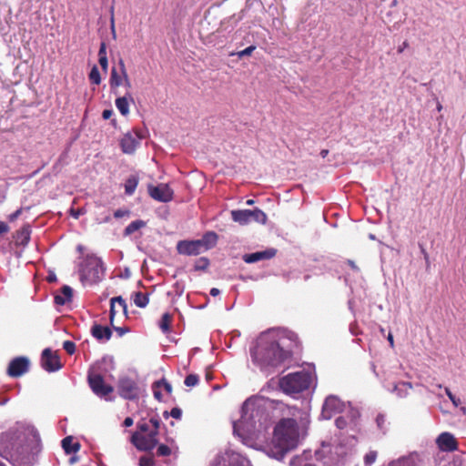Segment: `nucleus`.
Wrapping results in <instances>:
<instances>
[{
    "instance_id": "nucleus-62",
    "label": "nucleus",
    "mask_w": 466,
    "mask_h": 466,
    "mask_svg": "<svg viewBox=\"0 0 466 466\" xmlns=\"http://www.w3.org/2000/svg\"><path fill=\"white\" fill-rule=\"evenodd\" d=\"M329 154V150L328 149H322L319 153L320 157L325 158Z\"/></svg>"
},
{
    "instance_id": "nucleus-30",
    "label": "nucleus",
    "mask_w": 466,
    "mask_h": 466,
    "mask_svg": "<svg viewBox=\"0 0 466 466\" xmlns=\"http://www.w3.org/2000/svg\"><path fill=\"white\" fill-rule=\"evenodd\" d=\"M267 219H268L267 215L261 209L255 208V209L251 210V215H250L251 221L254 220L258 223L265 224L267 222Z\"/></svg>"
},
{
    "instance_id": "nucleus-9",
    "label": "nucleus",
    "mask_w": 466,
    "mask_h": 466,
    "mask_svg": "<svg viewBox=\"0 0 466 466\" xmlns=\"http://www.w3.org/2000/svg\"><path fill=\"white\" fill-rule=\"evenodd\" d=\"M144 135L139 130H133L124 135L120 141V147L125 154H132L139 146Z\"/></svg>"
},
{
    "instance_id": "nucleus-23",
    "label": "nucleus",
    "mask_w": 466,
    "mask_h": 466,
    "mask_svg": "<svg viewBox=\"0 0 466 466\" xmlns=\"http://www.w3.org/2000/svg\"><path fill=\"white\" fill-rule=\"evenodd\" d=\"M128 98L133 101L130 93H127L126 96L117 97L116 99V106L123 116H127L129 113V102Z\"/></svg>"
},
{
    "instance_id": "nucleus-38",
    "label": "nucleus",
    "mask_w": 466,
    "mask_h": 466,
    "mask_svg": "<svg viewBox=\"0 0 466 466\" xmlns=\"http://www.w3.org/2000/svg\"><path fill=\"white\" fill-rule=\"evenodd\" d=\"M199 381V378L197 374H189L186 377L184 383L187 387H194Z\"/></svg>"
},
{
    "instance_id": "nucleus-16",
    "label": "nucleus",
    "mask_w": 466,
    "mask_h": 466,
    "mask_svg": "<svg viewBox=\"0 0 466 466\" xmlns=\"http://www.w3.org/2000/svg\"><path fill=\"white\" fill-rule=\"evenodd\" d=\"M438 447L442 451H454L458 450V442L454 436L449 432H442L436 441Z\"/></svg>"
},
{
    "instance_id": "nucleus-31",
    "label": "nucleus",
    "mask_w": 466,
    "mask_h": 466,
    "mask_svg": "<svg viewBox=\"0 0 466 466\" xmlns=\"http://www.w3.org/2000/svg\"><path fill=\"white\" fill-rule=\"evenodd\" d=\"M146 223L143 220H135L132 221L126 228H125V235L129 236L133 234L134 232L137 231L141 228L145 227Z\"/></svg>"
},
{
    "instance_id": "nucleus-12",
    "label": "nucleus",
    "mask_w": 466,
    "mask_h": 466,
    "mask_svg": "<svg viewBox=\"0 0 466 466\" xmlns=\"http://www.w3.org/2000/svg\"><path fill=\"white\" fill-rule=\"evenodd\" d=\"M344 403L336 396H329L326 398L321 415L323 418L329 420L344 410Z\"/></svg>"
},
{
    "instance_id": "nucleus-28",
    "label": "nucleus",
    "mask_w": 466,
    "mask_h": 466,
    "mask_svg": "<svg viewBox=\"0 0 466 466\" xmlns=\"http://www.w3.org/2000/svg\"><path fill=\"white\" fill-rule=\"evenodd\" d=\"M138 185V177L137 176H130L125 182V193L128 196L134 194Z\"/></svg>"
},
{
    "instance_id": "nucleus-21",
    "label": "nucleus",
    "mask_w": 466,
    "mask_h": 466,
    "mask_svg": "<svg viewBox=\"0 0 466 466\" xmlns=\"http://www.w3.org/2000/svg\"><path fill=\"white\" fill-rule=\"evenodd\" d=\"M231 218L233 221L240 224L247 225L250 220L251 210L249 209H238L231 211Z\"/></svg>"
},
{
    "instance_id": "nucleus-29",
    "label": "nucleus",
    "mask_w": 466,
    "mask_h": 466,
    "mask_svg": "<svg viewBox=\"0 0 466 466\" xmlns=\"http://www.w3.org/2000/svg\"><path fill=\"white\" fill-rule=\"evenodd\" d=\"M171 323H172V316L169 313H164L161 317L160 322H159V328L164 333H167L170 331L171 329Z\"/></svg>"
},
{
    "instance_id": "nucleus-19",
    "label": "nucleus",
    "mask_w": 466,
    "mask_h": 466,
    "mask_svg": "<svg viewBox=\"0 0 466 466\" xmlns=\"http://www.w3.org/2000/svg\"><path fill=\"white\" fill-rule=\"evenodd\" d=\"M218 236L214 231H208L206 232L200 239H198L199 243L201 244V248L203 251L209 250L213 248L218 242Z\"/></svg>"
},
{
    "instance_id": "nucleus-45",
    "label": "nucleus",
    "mask_w": 466,
    "mask_h": 466,
    "mask_svg": "<svg viewBox=\"0 0 466 466\" xmlns=\"http://www.w3.org/2000/svg\"><path fill=\"white\" fill-rule=\"evenodd\" d=\"M336 426L342 430L347 427L348 421L344 417H338L335 420Z\"/></svg>"
},
{
    "instance_id": "nucleus-47",
    "label": "nucleus",
    "mask_w": 466,
    "mask_h": 466,
    "mask_svg": "<svg viewBox=\"0 0 466 466\" xmlns=\"http://www.w3.org/2000/svg\"><path fill=\"white\" fill-rule=\"evenodd\" d=\"M170 416L174 419L179 420L182 416V410L179 408L175 407L171 410Z\"/></svg>"
},
{
    "instance_id": "nucleus-14",
    "label": "nucleus",
    "mask_w": 466,
    "mask_h": 466,
    "mask_svg": "<svg viewBox=\"0 0 466 466\" xmlns=\"http://www.w3.org/2000/svg\"><path fill=\"white\" fill-rule=\"evenodd\" d=\"M29 370V360L26 357L13 359L7 368V374L12 378H19Z\"/></svg>"
},
{
    "instance_id": "nucleus-60",
    "label": "nucleus",
    "mask_w": 466,
    "mask_h": 466,
    "mask_svg": "<svg viewBox=\"0 0 466 466\" xmlns=\"http://www.w3.org/2000/svg\"><path fill=\"white\" fill-rule=\"evenodd\" d=\"M387 339H388V341L390 343V346L391 348H394V339H393V335L391 333L388 334Z\"/></svg>"
},
{
    "instance_id": "nucleus-6",
    "label": "nucleus",
    "mask_w": 466,
    "mask_h": 466,
    "mask_svg": "<svg viewBox=\"0 0 466 466\" xmlns=\"http://www.w3.org/2000/svg\"><path fill=\"white\" fill-rule=\"evenodd\" d=\"M311 376L306 371L289 373L279 380L280 389L288 393H300L309 388Z\"/></svg>"
},
{
    "instance_id": "nucleus-57",
    "label": "nucleus",
    "mask_w": 466,
    "mask_h": 466,
    "mask_svg": "<svg viewBox=\"0 0 466 466\" xmlns=\"http://www.w3.org/2000/svg\"><path fill=\"white\" fill-rule=\"evenodd\" d=\"M409 46V43L407 41H404L400 46L398 48V53L400 54L404 51L405 48Z\"/></svg>"
},
{
    "instance_id": "nucleus-18",
    "label": "nucleus",
    "mask_w": 466,
    "mask_h": 466,
    "mask_svg": "<svg viewBox=\"0 0 466 466\" xmlns=\"http://www.w3.org/2000/svg\"><path fill=\"white\" fill-rule=\"evenodd\" d=\"M30 236L31 228L28 224H25L14 235L15 245L22 247L27 246L30 241Z\"/></svg>"
},
{
    "instance_id": "nucleus-44",
    "label": "nucleus",
    "mask_w": 466,
    "mask_h": 466,
    "mask_svg": "<svg viewBox=\"0 0 466 466\" xmlns=\"http://www.w3.org/2000/svg\"><path fill=\"white\" fill-rule=\"evenodd\" d=\"M155 385L157 386V387L162 385L167 393L170 394L172 392V386H171V384L169 382H167V380H165L164 379L162 380H160V381L155 382Z\"/></svg>"
},
{
    "instance_id": "nucleus-4",
    "label": "nucleus",
    "mask_w": 466,
    "mask_h": 466,
    "mask_svg": "<svg viewBox=\"0 0 466 466\" xmlns=\"http://www.w3.org/2000/svg\"><path fill=\"white\" fill-rule=\"evenodd\" d=\"M105 271L101 258L96 256L87 257L80 269V280L85 285L96 284L104 279Z\"/></svg>"
},
{
    "instance_id": "nucleus-8",
    "label": "nucleus",
    "mask_w": 466,
    "mask_h": 466,
    "mask_svg": "<svg viewBox=\"0 0 466 466\" xmlns=\"http://www.w3.org/2000/svg\"><path fill=\"white\" fill-rule=\"evenodd\" d=\"M118 394L126 400H136L139 397V387L137 381L128 377H121L117 383Z\"/></svg>"
},
{
    "instance_id": "nucleus-26",
    "label": "nucleus",
    "mask_w": 466,
    "mask_h": 466,
    "mask_svg": "<svg viewBox=\"0 0 466 466\" xmlns=\"http://www.w3.org/2000/svg\"><path fill=\"white\" fill-rule=\"evenodd\" d=\"M116 303H118V305L122 308V309L125 313L127 312V304H126V301L122 299V297L119 296V297L112 298L110 300V323H113V321H114V317L116 314V310H115Z\"/></svg>"
},
{
    "instance_id": "nucleus-17",
    "label": "nucleus",
    "mask_w": 466,
    "mask_h": 466,
    "mask_svg": "<svg viewBox=\"0 0 466 466\" xmlns=\"http://www.w3.org/2000/svg\"><path fill=\"white\" fill-rule=\"evenodd\" d=\"M277 254V249L271 248H267L262 251H258L250 254H245L243 256V260L248 264L256 263L260 260H268L274 258Z\"/></svg>"
},
{
    "instance_id": "nucleus-50",
    "label": "nucleus",
    "mask_w": 466,
    "mask_h": 466,
    "mask_svg": "<svg viewBox=\"0 0 466 466\" xmlns=\"http://www.w3.org/2000/svg\"><path fill=\"white\" fill-rule=\"evenodd\" d=\"M22 214V208H18L17 210H15L14 213L10 214L8 216V219L10 221H15L18 218V217Z\"/></svg>"
},
{
    "instance_id": "nucleus-22",
    "label": "nucleus",
    "mask_w": 466,
    "mask_h": 466,
    "mask_svg": "<svg viewBox=\"0 0 466 466\" xmlns=\"http://www.w3.org/2000/svg\"><path fill=\"white\" fill-rule=\"evenodd\" d=\"M73 297V289L69 286H63L61 288V294L55 296V303L56 305H65L66 302L71 301Z\"/></svg>"
},
{
    "instance_id": "nucleus-2",
    "label": "nucleus",
    "mask_w": 466,
    "mask_h": 466,
    "mask_svg": "<svg viewBox=\"0 0 466 466\" xmlns=\"http://www.w3.org/2000/svg\"><path fill=\"white\" fill-rule=\"evenodd\" d=\"M299 426L294 419H281L275 426L272 444L278 457L282 458L299 443Z\"/></svg>"
},
{
    "instance_id": "nucleus-55",
    "label": "nucleus",
    "mask_w": 466,
    "mask_h": 466,
    "mask_svg": "<svg viewBox=\"0 0 466 466\" xmlns=\"http://www.w3.org/2000/svg\"><path fill=\"white\" fill-rule=\"evenodd\" d=\"M116 331L118 333L119 336H122L124 335L126 332L128 331V329L127 328H121V327H117V328H115Z\"/></svg>"
},
{
    "instance_id": "nucleus-63",
    "label": "nucleus",
    "mask_w": 466,
    "mask_h": 466,
    "mask_svg": "<svg viewBox=\"0 0 466 466\" xmlns=\"http://www.w3.org/2000/svg\"><path fill=\"white\" fill-rule=\"evenodd\" d=\"M154 396H155V398H156V399H157L158 400H161V393H160L159 391L155 390V391H154Z\"/></svg>"
},
{
    "instance_id": "nucleus-20",
    "label": "nucleus",
    "mask_w": 466,
    "mask_h": 466,
    "mask_svg": "<svg viewBox=\"0 0 466 466\" xmlns=\"http://www.w3.org/2000/svg\"><path fill=\"white\" fill-rule=\"evenodd\" d=\"M91 334L99 341L109 340L112 336V331L108 327L94 324L91 328Z\"/></svg>"
},
{
    "instance_id": "nucleus-27",
    "label": "nucleus",
    "mask_w": 466,
    "mask_h": 466,
    "mask_svg": "<svg viewBox=\"0 0 466 466\" xmlns=\"http://www.w3.org/2000/svg\"><path fill=\"white\" fill-rule=\"evenodd\" d=\"M149 294L143 293L140 291L135 292L133 295V300L137 307L145 308L149 302Z\"/></svg>"
},
{
    "instance_id": "nucleus-3",
    "label": "nucleus",
    "mask_w": 466,
    "mask_h": 466,
    "mask_svg": "<svg viewBox=\"0 0 466 466\" xmlns=\"http://www.w3.org/2000/svg\"><path fill=\"white\" fill-rule=\"evenodd\" d=\"M0 455L5 459H23L19 428L1 433Z\"/></svg>"
},
{
    "instance_id": "nucleus-36",
    "label": "nucleus",
    "mask_w": 466,
    "mask_h": 466,
    "mask_svg": "<svg viewBox=\"0 0 466 466\" xmlns=\"http://www.w3.org/2000/svg\"><path fill=\"white\" fill-rule=\"evenodd\" d=\"M172 453V450L169 446L166 445V444H160L158 445L157 449V456L158 457H167L169 455H171Z\"/></svg>"
},
{
    "instance_id": "nucleus-39",
    "label": "nucleus",
    "mask_w": 466,
    "mask_h": 466,
    "mask_svg": "<svg viewBox=\"0 0 466 466\" xmlns=\"http://www.w3.org/2000/svg\"><path fill=\"white\" fill-rule=\"evenodd\" d=\"M290 466H316V465L307 461L304 458L296 457L291 460Z\"/></svg>"
},
{
    "instance_id": "nucleus-42",
    "label": "nucleus",
    "mask_w": 466,
    "mask_h": 466,
    "mask_svg": "<svg viewBox=\"0 0 466 466\" xmlns=\"http://www.w3.org/2000/svg\"><path fill=\"white\" fill-rule=\"evenodd\" d=\"M63 349L67 354L73 355L76 352V344L71 340H66L63 343Z\"/></svg>"
},
{
    "instance_id": "nucleus-51",
    "label": "nucleus",
    "mask_w": 466,
    "mask_h": 466,
    "mask_svg": "<svg viewBox=\"0 0 466 466\" xmlns=\"http://www.w3.org/2000/svg\"><path fill=\"white\" fill-rule=\"evenodd\" d=\"M99 65L101 66L102 69L106 72L108 67V61L107 57H101L98 59Z\"/></svg>"
},
{
    "instance_id": "nucleus-33",
    "label": "nucleus",
    "mask_w": 466,
    "mask_h": 466,
    "mask_svg": "<svg viewBox=\"0 0 466 466\" xmlns=\"http://www.w3.org/2000/svg\"><path fill=\"white\" fill-rule=\"evenodd\" d=\"M209 266V259L206 257L199 258L196 260L194 269L196 271L206 270Z\"/></svg>"
},
{
    "instance_id": "nucleus-34",
    "label": "nucleus",
    "mask_w": 466,
    "mask_h": 466,
    "mask_svg": "<svg viewBox=\"0 0 466 466\" xmlns=\"http://www.w3.org/2000/svg\"><path fill=\"white\" fill-rule=\"evenodd\" d=\"M88 76L92 84L99 85L101 83L100 73L96 66L92 67Z\"/></svg>"
},
{
    "instance_id": "nucleus-25",
    "label": "nucleus",
    "mask_w": 466,
    "mask_h": 466,
    "mask_svg": "<svg viewBox=\"0 0 466 466\" xmlns=\"http://www.w3.org/2000/svg\"><path fill=\"white\" fill-rule=\"evenodd\" d=\"M109 85L112 90H115L121 85H123V75L117 72L116 67L111 69V75L109 78Z\"/></svg>"
},
{
    "instance_id": "nucleus-40",
    "label": "nucleus",
    "mask_w": 466,
    "mask_h": 466,
    "mask_svg": "<svg viewBox=\"0 0 466 466\" xmlns=\"http://www.w3.org/2000/svg\"><path fill=\"white\" fill-rule=\"evenodd\" d=\"M376 424L383 433L386 432V418L383 414H378L376 417Z\"/></svg>"
},
{
    "instance_id": "nucleus-64",
    "label": "nucleus",
    "mask_w": 466,
    "mask_h": 466,
    "mask_svg": "<svg viewBox=\"0 0 466 466\" xmlns=\"http://www.w3.org/2000/svg\"><path fill=\"white\" fill-rule=\"evenodd\" d=\"M424 258H425V261H426L427 265H429L430 264V258H429V254L428 253H425Z\"/></svg>"
},
{
    "instance_id": "nucleus-15",
    "label": "nucleus",
    "mask_w": 466,
    "mask_h": 466,
    "mask_svg": "<svg viewBox=\"0 0 466 466\" xmlns=\"http://www.w3.org/2000/svg\"><path fill=\"white\" fill-rule=\"evenodd\" d=\"M177 251L185 256H198L204 252L198 239L179 240L177 243Z\"/></svg>"
},
{
    "instance_id": "nucleus-32",
    "label": "nucleus",
    "mask_w": 466,
    "mask_h": 466,
    "mask_svg": "<svg viewBox=\"0 0 466 466\" xmlns=\"http://www.w3.org/2000/svg\"><path fill=\"white\" fill-rule=\"evenodd\" d=\"M118 66L121 74L123 75V84L126 87L130 88L131 87V82L129 79V76L127 72L126 65L123 59H119L118 61Z\"/></svg>"
},
{
    "instance_id": "nucleus-41",
    "label": "nucleus",
    "mask_w": 466,
    "mask_h": 466,
    "mask_svg": "<svg viewBox=\"0 0 466 466\" xmlns=\"http://www.w3.org/2000/svg\"><path fill=\"white\" fill-rule=\"evenodd\" d=\"M138 464L139 466H155L156 462L153 456H141Z\"/></svg>"
},
{
    "instance_id": "nucleus-49",
    "label": "nucleus",
    "mask_w": 466,
    "mask_h": 466,
    "mask_svg": "<svg viewBox=\"0 0 466 466\" xmlns=\"http://www.w3.org/2000/svg\"><path fill=\"white\" fill-rule=\"evenodd\" d=\"M129 214V211L128 210H124V209H117L114 212V217L116 218H123L125 216H127Z\"/></svg>"
},
{
    "instance_id": "nucleus-24",
    "label": "nucleus",
    "mask_w": 466,
    "mask_h": 466,
    "mask_svg": "<svg viewBox=\"0 0 466 466\" xmlns=\"http://www.w3.org/2000/svg\"><path fill=\"white\" fill-rule=\"evenodd\" d=\"M62 447L66 454L76 452L80 450V443L74 442L72 436H67L62 440Z\"/></svg>"
},
{
    "instance_id": "nucleus-56",
    "label": "nucleus",
    "mask_w": 466,
    "mask_h": 466,
    "mask_svg": "<svg viewBox=\"0 0 466 466\" xmlns=\"http://www.w3.org/2000/svg\"><path fill=\"white\" fill-rule=\"evenodd\" d=\"M400 386H402V387H405L407 389H411L412 386H411V383L410 382H400L399 384H397L395 386V389H398Z\"/></svg>"
},
{
    "instance_id": "nucleus-13",
    "label": "nucleus",
    "mask_w": 466,
    "mask_h": 466,
    "mask_svg": "<svg viewBox=\"0 0 466 466\" xmlns=\"http://www.w3.org/2000/svg\"><path fill=\"white\" fill-rule=\"evenodd\" d=\"M147 190L149 196L159 202H168L173 198V190L167 184L149 185Z\"/></svg>"
},
{
    "instance_id": "nucleus-52",
    "label": "nucleus",
    "mask_w": 466,
    "mask_h": 466,
    "mask_svg": "<svg viewBox=\"0 0 466 466\" xmlns=\"http://www.w3.org/2000/svg\"><path fill=\"white\" fill-rule=\"evenodd\" d=\"M10 230L9 226L0 220V235L7 233Z\"/></svg>"
},
{
    "instance_id": "nucleus-58",
    "label": "nucleus",
    "mask_w": 466,
    "mask_h": 466,
    "mask_svg": "<svg viewBox=\"0 0 466 466\" xmlns=\"http://www.w3.org/2000/svg\"><path fill=\"white\" fill-rule=\"evenodd\" d=\"M110 13H111L110 27H114V25H115V17H114V7L113 6L111 7Z\"/></svg>"
},
{
    "instance_id": "nucleus-48",
    "label": "nucleus",
    "mask_w": 466,
    "mask_h": 466,
    "mask_svg": "<svg viewBox=\"0 0 466 466\" xmlns=\"http://www.w3.org/2000/svg\"><path fill=\"white\" fill-rule=\"evenodd\" d=\"M98 56L101 57H107L106 56V43L102 42L100 44L99 51H98Z\"/></svg>"
},
{
    "instance_id": "nucleus-35",
    "label": "nucleus",
    "mask_w": 466,
    "mask_h": 466,
    "mask_svg": "<svg viewBox=\"0 0 466 466\" xmlns=\"http://www.w3.org/2000/svg\"><path fill=\"white\" fill-rule=\"evenodd\" d=\"M137 430L141 434H147L152 430L150 420L148 421L141 420L137 423Z\"/></svg>"
},
{
    "instance_id": "nucleus-61",
    "label": "nucleus",
    "mask_w": 466,
    "mask_h": 466,
    "mask_svg": "<svg viewBox=\"0 0 466 466\" xmlns=\"http://www.w3.org/2000/svg\"><path fill=\"white\" fill-rule=\"evenodd\" d=\"M219 293H220V291L217 288H212L210 289V295L213 296V297H216V296L219 295Z\"/></svg>"
},
{
    "instance_id": "nucleus-59",
    "label": "nucleus",
    "mask_w": 466,
    "mask_h": 466,
    "mask_svg": "<svg viewBox=\"0 0 466 466\" xmlns=\"http://www.w3.org/2000/svg\"><path fill=\"white\" fill-rule=\"evenodd\" d=\"M348 265L354 270H359V268L358 266L356 265V263L353 261V260H350V259H348L347 261Z\"/></svg>"
},
{
    "instance_id": "nucleus-54",
    "label": "nucleus",
    "mask_w": 466,
    "mask_h": 466,
    "mask_svg": "<svg viewBox=\"0 0 466 466\" xmlns=\"http://www.w3.org/2000/svg\"><path fill=\"white\" fill-rule=\"evenodd\" d=\"M134 423V420L131 417H127L125 420H124V422H123V425L124 427H130L132 426Z\"/></svg>"
},
{
    "instance_id": "nucleus-43",
    "label": "nucleus",
    "mask_w": 466,
    "mask_h": 466,
    "mask_svg": "<svg viewBox=\"0 0 466 466\" xmlns=\"http://www.w3.org/2000/svg\"><path fill=\"white\" fill-rule=\"evenodd\" d=\"M256 49V46H248L247 48L241 50V51H238L237 53V56L239 57V58H242L244 56H250L253 51Z\"/></svg>"
},
{
    "instance_id": "nucleus-11",
    "label": "nucleus",
    "mask_w": 466,
    "mask_h": 466,
    "mask_svg": "<svg viewBox=\"0 0 466 466\" xmlns=\"http://www.w3.org/2000/svg\"><path fill=\"white\" fill-rule=\"evenodd\" d=\"M41 366L47 372H55L62 368L59 356L50 349H45L41 354Z\"/></svg>"
},
{
    "instance_id": "nucleus-7",
    "label": "nucleus",
    "mask_w": 466,
    "mask_h": 466,
    "mask_svg": "<svg viewBox=\"0 0 466 466\" xmlns=\"http://www.w3.org/2000/svg\"><path fill=\"white\" fill-rule=\"evenodd\" d=\"M19 431L23 459L40 452L42 444L37 430L32 425H23Z\"/></svg>"
},
{
    "instance_id": "nucleus-46",
    "label": "nucleus",
    "mask_w": 466,
    "mask_h": 466,
    "mask_svg": "<svg viewBox=\"0 0 466 466\" xmlns=\"http://www.w3.org/2000/svg\"><path fill=\"white\" fill-rule=\"evenodd\" d=\"M445 393L449 397V399L451 400V402L454 404V406H458L460 403V400L457 399L452 392L450 390L449 388H445Z\"/></svg>"
},
{
    "instance_id": "nucleus-5",
    "label": "nucleus",
    "mask_w": 466,
    "mask_h": 466,
    "mask_svg": "<svg viewBox=\"0 0 466 466\" xmlns=\"http://www.w3.org/2000/svg\"><path fill=\"white\" fill-rule=\"evenodd\" d=\"M152 430L147 434L134 432L130 438L131 443L140 451H151L157 443L159 434L160 420L155 417L150 418Z\"/></svg>"
},
{
    "instance_id": "nucleus-37",
    "label": "nucleus",
    "mask_w": 466,
    "mask_h": 466,
    "mask_svg": "<svg viewBox=\"0 0 466 466\" xmlns=\"http://www.w3.org/2000/svg\"><path fill=\"white\" fill-rule=\"evenodd\" d=\"M377 451H370L365 456H364V464L365 466H371L376 459H377Z\"/></svg>"
},
{
    "instance_id": "nucleus-10",
    "label": "nucleus",
    "mask_w": 466,
    "mask_h": 466,
    "mask_svg": "<svg viewBox=\"0 0 466 466\" xmlns=\"http://www.w3.org/2000/svg\"><path fill=\"white\" fill-rule=\"evenodd\" d=\"M87 380L92 391L99 397H106L114 390L112 386L105 383L104 378L100 374H89Z\"/></svg>"
},
{
    "instance_id": "nucleus-1",
    "label": "nucleus",
    "mask_w": 466,
    "mask_h": 466,
    "mask_svg": "<svg viewBox=\"0 0 466 466\" xmlns=\"http://www.w3.org/2000/svg\"><path fill=\"white\" fill-rule=\"evenodd\" d=\"M253 362L262 370L279 367L291 357L289 350H284L281 343L270 333L262 334L251 350Z\"/></svg>"
},
{
    "instance_id": "nucleus-53",
    "label": "nucleus",
    "mask_w": 466,
    "mask_h": 466,
    "mask_svg": "<svg viewBox=\"0 0 466 466\" xmlns=\"http://www.w3.org/2000/svg\"><path fill=\"white\" fill-rule=\"evenodd\" d=\"M113 115V110L111 109H105L102 113V116L104 119H109Z\"/></svg>"
}]
</instances>
